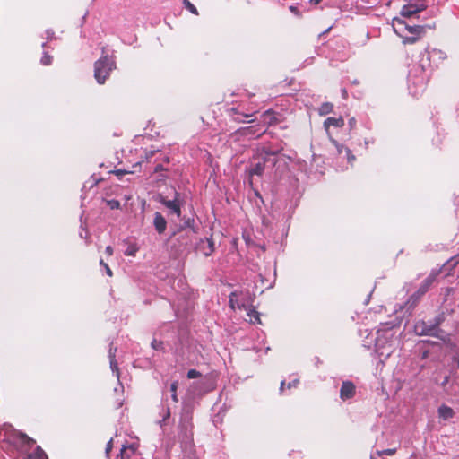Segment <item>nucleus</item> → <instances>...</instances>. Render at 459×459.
I'll list each match as a JSON object with an SVG mask.
<instances>
[{
  "instance_id": "nucleus-38",
  "label": "nucleus",
  "mask_w": 459,
  "mask_h": 459,
  "mask_svg": "<svg viewBox=\"0 0 459 459\" xmlns=\"http://www.w3.org/2000/svg\"><path fill=\"white\" fill-rule=\"evenodd\" d=\"M297 384V381H294V382H291L289 384V388H290L293 385H295Z\"/></svg>"
},
{
  "instance_id": "nucleus-4",
  "label": "nucleus",
  "mask_w": 459,
  "mask_h": 459,
  "mask_svg": "<svg viewBox=\"0 0 459 459\" xmlns=\"http://www.w3.org/2000/svg\"><path fill=\"white\" fill-rule=\"evenodd\" d=\"M252 302L250 295L243 291H234L230 295V307L232 310L247 309Z\"/></svg>"
},
{
  "instance_id": "nucleus-10",
  "label": "nucleus",
  "mask_w": 459,
  "mask_h": 459,
  "mask_svg": "<svg viewBox=\"0 0 459 459\" xmlns=\"http://www.w3.org/2000/svg\"><path fill=\"white\" fill-rule=\"evenodd\" d=\"M153 225L159 234H162L166 230L167 221L162 214L159 212L154 213Z\"/></svg>"
},
{
  "instance_id": "nucleus-27",
  "label": "nucleus",
  "mask_w": 459,
  "mask_h": 459,
  "mask_svg": "<svg viewBox=\"0 0 459 459\" xmlns=\"http://www.w3.org/2000/svg\"><path fill=\"white\" fill-rule=\"evenodd\" d=\"M200 376H201V373L199 371H197L196 369H190L187 372V377L190 378V379L197 378Z\"/></svg>"
},
{
  "instance_id": "nucleus-12",
  "label": "nucleus",
  "mask_w": 459,
  "mask_h": 459,
  "mask_svg": "<svg viewBox=\"0 0 459 459\" xmlns=\"http://www.w3.org/2000/svg\"><path fill=\"white\" fill-rule=\"evenodd\" d=\"M437 414L440 419L448 420L455 416V411L451 407L442 404L437 409Z\"/></svg>"
},
{
  "instance_id": "nucleus-19",
  "label": "nucleus",
  "mask_w": 459,
  "mask_h": 459,
  "mask_svg": "<svg viewBox=\"0 0 459 459\" xmlns=\"http://www.w3.org/2000/svg\"><path fill=\"white\" fill-rule=\"evenodd\" d=\"M333 104L332 103H329V102H325V103H323L319 108H318V112L321 116H325V115H327L329 113L332 112L333 110Z\"/></svg>"
},
{
  "instance_id": "nucleus-40",
  "label": "nucleus",
  "mask_w": 459,
  "mask_h": 459,
  "mask_svg": "<svg viewBox=\"0 0 459 459\" xmlns=\"http://www.w3.org/2000/svg\"><path fill=\"white\" fill-rule=\"evenodd\" d=\"M297 384V381H294V382H291L289 384V388H290L293 385H295Z\"/></svg>"
},
{
  "instance_id": "nucleus-36",
  "label": "nucleus",
  "mask_w": 459,
  "mask_h": 459,
  "mask_svg": "<svg viewBox=\"0 0 459 459\" xmlns=\"http://www.w3.org/2000/svg\"><path fill=\"white\" fill-rule=\"evenodd\" d=\"M161 169H163L161 165H158V166L155 167V171H160Z\"/></svg>"
},
{
  "instance_id": "nucleus-39",
  "label": "nucleus",
  "mask_w": 459,
  "mask_h": 459,
  "mask_svg": "<svg viewBox=\"0 0 459 459\" xmlns=\"http://www.w3.org/2000/svg\"><path fill=\"white\" fill-rule=\"evenodd\" d=\"M297 384V381H294V382H291L289 384V388H290L293 385H295Z\"/></svg>"
},
{
  "instance_id": "nucleus-43",
  "label": "nucleus",
  "mask_w": 459,
  "mask_h": 459,
  "mask_svg": "<svg viewBox=\"0 0 459 459\" xmlns=\"http://www.w3.org/2000/svg\"><path fill=\"white\" fill-rule=\"evenodd\" d=\"M284 385H285V382H284V381H281V387H280V389H281V390H282V389H283Z\"/></svg>"
},
{
  "instance_id": "nucleus-26",
  "label": "nucleus",
  "mask_w": 459,
  "mask_h": 459,
  "mask_svg": "<svg viewBox=\"0 0 459 459\" xmlns=\"http://www.w3.org/2000/svg\"><path fill=\"white\" fill-rule=\"evenodd\" d=\"M396 452V448H388V449H384V450H381V451H377V455H394Z\"/></svg>"
},
{
  "instance_id": "nucleus-25",
  "label": "nucleus",
  "mask_w": 459,
  "mask_h": 459,
  "mask_svg": "<svg viewBox=\"0 0 459 459\" xmlns=\"http://www.w3.org/2000/svg\"><path fill=\"white\" fill-rule=\"evenodd\" d=\"M40 62L43 65H48L52 62V56L50 55H48V53H44Z\"/></svg>"
},
{
  "instance_id": "nucleus-31",
  "label": "nucleus",
  "mask_w": 459,
  "mask_h": 459,
  "mask_svg": "<svg viewBox=\"0 0 459 459\" xmlns=\"http://www.w3.org/2000/svg\"><path fill=\"white\" fill-rule=\"evenodd\" d=\"M106 253L108 255H113V248L111 246H108L105 249Z\"/></svg>"
},
{
  "instance_id": "nucleus-46",
  "label": "nucleus",
  "mask_w": 459,
  "mask_h": 459,
  "mask_svg": "<svg viewBox=\"0 0 459 459\" xmlns=\"http://www.w3.org/2000/svg\"><path fill=\"white\" fill-rule=\"evenodd\" d=\"M371 459H373V457H371Z\"/></svg>"
},
{
  "instance_id": "nucleus-15",
  "label": "nucleus",
  "mask_w": 459,
  "mask_h": 459,
  "mask_svg": "<svg viewBox=\"0 0 459 459\" xmlns=\"http://www.w3.org/2000/svg\"><path fill=\"white\" fill-rule=\"evenodd\" d=\"M263 161H258L249 171L251 177L256 175L261 176L264 170L265 157L263 158Z\"/></svg>"
},
{
  "instance_id": "nucleus-6",
  "label": "nucleus",
  "mask_w": 459,
  "mask_h": 459,
  "mask_svg": "<svg viewBox=\"0 0 459 459\" xmlns=\"http://www.w3.org/2000/svg\"><path fill=\"white\" fill-rule=\"evenodd\" d=\"M197 248L203 255L209 256L214 252V242L212 238L201 239Z\"/></svg>"
},
{
  "instance_id": "nucleus-20",
  "label": "nucleus",
  "mask_w": 459,
  "mask_h": 459,
  "mask_svg": "<svg viewBox=\"0 0 459 459\" xmlns=\"http://www.w3.org/2000/svg\"><path fill=\"white\" fill-rule=\"evenodd\" d=\"M134 453V448L133 446H123V447L120 450V456L122 459H124L125 457L128 458Z\"/></svg>"
},
{
  "instance_id": "nucleus-32",
  "label": "nucleus",
  "mask_w": 459,
  "mask_h": 459,
  "mask_svg": "<svg viewBox=\"0 0 459 459\" xmlns=\"http://www.w3.org/2000/svg\"><path fill=\"white\" fill-rule=\"evenodd\" d=\"M116 175H117L119 178L127 173L126 170L117 169L115 171Z\"/></svg>"
},
{
  "instance_id": "nucleus-13",
  "label": "nucleus",
  "mask_w": 459,
  "mask_h": 459,
  "mask_svg": "<svg viewBox=\"0 0 459 459\" xmlns=\"http://www.w3.org/2000/svg\"><path fill=\"white\" fill-rule=\"evenodd\" d=\"M343 126H344V120L342 117H328L324 122V127L327 133L329 132L330 126L342 127Z\"/></svg>"
},
{
  "instance_id": "nucleus-18",
  "label": "nucleus",
  "mask_w": 459,
  "mask_h": 459,
  "mask_svg": "<svg viewBox=\"0 0 459 459\" xmlns=\"http://www.w3.org/2000/svg\"><path fill=\"white\" fill-rule=\"evenodd\" d=\"M402 40H403V44L404 45H407V44H414L415 42H417L419 40V39L421 37V35H407V34H404V36H399Z\"/></svg>"
},
{
  "instance_id": "nucleus-35",
  "label": "nucleus",
  "mask_w": 459,
  "mask_h": 459,
  "mask_svg": "<svg viewBox=\"0 0 459 459\" xmlns=\"http://www.w3.org/2000/svg\"><path fill=\"white\" fill-rule=\"evenodd\" d=\"M264 154H265V156H268V155H275V154H276V152H264Z\"/></svg>"
},
{
  "instance_id": "nucleus-23",
  "label": "nucleus",
  "mask_w": 459,
  "mask_h": 459,
  "mask_svg": "<svg viewBox=\"0 0 459 459\" xmlns=\"http://www.w3.org/2000/svg\"><path fill=\"white\" fill-rule=\"evenodd\" d=\"M184 4L187 10H189L192 13L197 14V9L196 7L191 4L188 0H183Z\"/></svg>"
},
{
  "instance_id": "nucleus-2",
  "label": "nucleus",
  "mask_w": 459,
  "mask_h": 459,
  "mask_svg": "<svg viewBox=\"0 0 459 459\" xmlns=\"http://www.w3.org/2000/svg\"><path fill=\"white\" fill-rule=\"evenodd\" d=\"M115 68V62L108 56H101L94 65V77L98 83L103 84L109 73Z\"/></svg>"
},
{
  "instance_id": "nucleus-8",
  "label": "nucleus",
  "mask_w": 459,
  "mask_h": 459,
  "mask_svg": "<svg viewBox=\"0 0 459 459\" xmlns=\"http://www.w3.org/2000/svg\"><path fill=\"white\" fill-rule=\"evenodd\" d=\"M425 6L424 4H409L404 5L401 10V15L403 17H411L414 13H417L422 10H424Z\"/></svg>"
},
{
  "instance_id": "nucleus-41",
  "label": "nucleus",
  "mask_w": 459,
  "mask_h": 459,
  "mask_svg": "<svg viewBox=\"0 0 459 459\" xmlns=\"http://www.w3.org/2000/svg\"><path fill=\"white\" fill-rule=\"evenodd\" d=\"M100 264L104 267V264H107L104 263V261L102 259H100Z\"/></svg>"
},
{
  "instance_id": "nucleus-33",
  "label": "nucleus",
  "mask_w": 459,
  "mask_h": 459,
  "mask_svg": "<svg viewBox=\"0 0 459 459\" xmlns=\"http://www.w3.org/2000/svg\"><path fill=\"white\" fill-rule=\"evenodd\" d=\"M112 439H110L108 444H107V447H106V452L108 453L110 450H111V447H112Z\"/></svg>"
},
{
  "instance_id": "nucleus-42",
  "label": "nucleus",
  "mask_w": 459,
  "mask_h": 459,
  "mask_svg": "<svg viewBox=\"0 0 459 459\" xmlns=\"http://www.w3.org/2000/svg\"><path fill=\"white\" fill-rule=\"evenodd\" d=\"M267 116H271V114L267 111L264 113L263 117L265 118Z\"/></svg>"
},
{
  "instance_id": "nucleus-16",
  "label": "nucleus",
  "mask_w": 459,
  "mask_h": 459,
  "mask_svg": "<svg viewBox=\"0 0 459 459\" xmlns=\"http://www.w3.org/2000/svg\"><path fill=\"white\" fill-rule=\"evenodd\" d=\"M247 310V320L252 324H260L259 313L252 307H248Z\"/></svg>"
},
{
  "instance_id": "nucleus-29",
  "label": "nucleus",
  "mask_w": 459,
  "mask_h": 459,
  "mask_svg": "<svg viewBox=\"0 0 459 459\" xmlns=\"http://www.w3.org/2000/svg\"><path fill=\"white\" fill-rule=\"evenodd\" d=\"M108 204L110 205L111 209H117L120 205L119 202L116 200L108 201Z\"/></svg>"
},
{
  "instance_id": "nucleus-44",
  "label": "nucleus",
  "mask_w": 459,
  "mask_h": 459,
  "mask_svg": "<svg viewBox=\"0 0 459 459\" xmlns=\"http://www.w3.org/2000/svg\"><path fill=\"white\" fill-rule=\"evenodd\" d=\"M290 9L292 12H295V7L290 6Z\"/></svg>"
},
{
  "instance_id": "nucleus-21",
  "label": "nucleus",
  "mask_w": 459,
  "mask_h": 459,
  "mask_svg": "<svg viewBox=\"0 0 459 459\" xmlns=\"http://www.w3.org/2000/svg\"><path fill=\"white\" fill-rule=\"evenodd\" d=\"M109 359H110V368L113 372L117 373V377H118V366L115 359V354L109 351Z\"/></svg>"
},
{
  "instance_id": "nucleus-30",
  "label": "nucleus",
  "mask_w": 459,
  "mask_h": 459,
  "mask_svg": "<svg viewBox=\"0 0 459 459\" xmlns=\"http://www.w3.org/2000/svg\"><path fill=\"white\" fill-rule=\"evenodd\" d=\"M104 269H105V271H106L107 274H108L109 277H111L113 273H112V271H111V269L109 268V266H108V264H104Z\"/></svg>"
},
{
  "instance_id": "nucleus-9",
  "label": "nucleus",
  "mask_w": 459,
  "mask_h": 459,
  "mask_svg": "<svg viewBox=\"0 0 459 459\" xmlns=\"http://www.w3.org/2000/svg\"><path fill=\"white\" fill-rule=\"evenodd\" d=\"M414 331L418 335H433L436 329L426 325L423 321H419L414 325Z\"/></svg>"
},
{
  "instance_id": "nucleus-3",
  "label": "nucleus",
  "mask_w": 459,
  "mask_h": 459,
  "mask_svg": "<svg viewBox=\"0 0 459 459\" xmlns=\"http://www.w3.org/2000/svg\"><path fill=\"white\" fill-rule=\"evenodd\" d=\"M394 31L397 36H404V34L411 35H423L425 32V27L420 25H408L404 21L395 18L392 23Z\"/></svg>"
},
{
  "instance_id": "nucleus-5",
  "label": "nucleus",
  "mask_w": 459,
  "mask_h": 459,
  "mask_svg": "<svg viewBox=\"0 0 459 459\" xmlns=\"http://www.w3.org/2000/svg\"><path fill=\"white\" fill-rule=\"evenodd\" d=\"M158 200L160 204L165 205L172 213H174L178 218H180L182 204L179 199V194L178 192H175V195L172 200H168L163 195H159Z\"/></svg>"
},
{
  "instance_id": "nucleus-45",
  "label": "nucleus",
  "mask_w": 459,
  "mask_h": 459,
  "mask_svg": "<svg viewBox=\"0 0 459 459\" xmlns=\"http://www.w3.org/2000/svg\"><path fill=\"white\" fill-rule=\"evenodd\" d=\"M264 130H263L262 132H260V133L258 134V135L263 134V133H264Z\"/></svg>"
},
{
  "instance_id": "nucleus-11",
  "label": "nucleus",
  "mask_w": 459,
  "mask_h": 459,
  "mask_svg": "<svg viewBox=\"0 0 459 459\" xmlns=\"http://www.w3.org/2000/svg\"><path fill=\"white\" fill-rule=\"evenodd\" d=\"M332 143L336 147V150L339 154H342L343 152H345V156L347 158L348 162L352 163L355 160V156L351 154V152L349 148L344 147L340 144L336 140L331 138Z\"/></svg>"
},
{
  "instance_id": "nucleus-14",
  "label": "nucleus",
  "mask_w": 459,
  "mask_h": 459,
  "mask_svg": "<svg viewBox=\"0 0 459 459\" xmlns=\"http://www.w3.org/2000/svg\"><path fill=\"white\" fill-rule=\"evenodd\" d=\"M437 276V273H431L424 281L422 285L419 288L418 293L420 295H423L427 292L430 285L435 281Z\"/></svg>"
},
{
  "instance_id": "nucleus-7",
  "label": "nucleus",
  "mask_w": 459,
  "mask_h": 459,
  "mask_svg": "<svg viewBox=\"0 0 459 459\" xmlns=\"http://www.w3.org/2000/svg\"><path fill=\"white\" fill-rule=\"evenodd\" d=\"M355 394V385L350 381L343 382L340 390V397L342 400L351 398Z\"/></svg>"
},
{
  "instance_id": "nucleus-24",
  "label": "nucleus",
  "mask_w": 459,
  "mask_h": 459,
  "mask_svg": "<svg viewBox=\"0 0 459 459\" xmlns=\"http://www.w3.org/2000/svg\"><path fill=\"white\" fill-rule=\"evenodd\" d=\"M138 248L135 247V246H129L126 251H125V255H127V256H134L136 252H137Z\"/></svg>"
},
{
  "instance_id": "nucleus-1",
  "label": "nucleus",
  "mask_w": 459,
  "mask_h": 459,
  "mask_svg": "<svg viewBox=\"0 0 459 459\" xmlns=\"http://www.w3.org/2000/svg\"><path fill=\"white\" fill-rule=\"evenodd\" d=\"M392 337L390 330L377 331L375 347L380 359H386L393 352Z\"/></svg>"
},
{
  "instance_id": "nucleus-17",
  "label": "nucleus",
  "mask_w": 459,
  "mask_h": 459,
  "mask_svg": "<svg viewBox=\"0 0 459 459\" xmlns=\"http://www.w3.org/2000/svg\"><path fill=\"white\" fill-rule=\"evenodd\" d=\"M46 453L40 448L37 447L36 450L30 454L25 459H47Z\"/></svg>"
},
{
  "instance_id": "nucleus-34",
  "label": "nucleus",
  "mask_w": 459,
  "mask_h": 459,
  "mask_svg": "<svg viewBox=\"0 0 459 459\" xmlns=\"http://www.w3.org/2000/svg\"><path fill=\"white\" fill-rule=\"evenodd\" d=\"M252 128H253V127H247V128H245V129H244V134H251Z\"/></svg>"
},
{
  "instance_id": "nucleus-28",
  "label": "nucleus",
  "mask_w": 459,
  "mask_h": 459,
  "mask_svg": "<svg viewBox=\"0 0 459 459\" xmlns=\"http://www.w3.org/2000/svg\"><path fill=\"white\" fill-rule=\"evenodd\" d=\"M152 346L154 350H160L162 348V342H158L157 340H153L152 342Z\"/></svg>"
},
{
  "instance_id": "nucleus-37",
  "label": "nucleus",
  "mask_w": 459,
  "mask_h": 459,
  "mask_svg": "<svg viewBox=\"0 0 459 459\" xmlns=\"http://www.w3.org/2000/svg\"><path fill=\"white\" fill-rule=\"evenodd\" d=\"M321 0H310L311 4H317L320 3Z\"/></svg>"
},
{
  "instance_id": "nucleus-22",
  "label": "nucleus",
  "mask_w": 459,
  "mask_h": 459,
  "mask_svg": "<svg viewBox=\"0 0 459 459\" xmlns=\"http://www.w3.org/2000/svg\"><path fill=\"white\" fill-rule=\"evenodd\" d=\"M177 388H178V382L174 381L170 385V392H171V398L175 403H178V396H177Z\"/></svg>"
}]
</instances>
